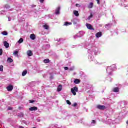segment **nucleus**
Returning a JSON list of instances; mask_svg holds the SVG:
<instances>
[{
  "label": "nucleus",
  "mask_w": 128,
  "mask_h": 128,
  "mask_svg": "<svg viewBox=\"0 0 128 128\" xmlns=\"http://www.w3.org/2000/svg\"><path fill=\"white\" fill-rule=\"evenodd\" d=\"M71 92L73 96H76V92H78V87H74L71 89Z\"/></svg>",
  "instance_id": "nucleus-1"
},
{
  "label": "nucleus",
  "mask_w": 128,
  "mask_h": 128,
  "mask_svg": "<svg viewBox=\"0 0 128 128\" xmlns=\"http://www.w3.org/2000/svg\"><path fill=\"white\" fill-rule=\"evenodd\" d=\"M93 54L96 56H98V54H100V51L98 50V48H96L93 50Z\"/></svg>",
  "instance_id": "nucleus-2"
},
{
  "label": "nucleus",
  "mask_w": 128,
  "mask_h": 128,
  "mask_svg": "<svg viewBox=\"0 0 128 128\" xmlns=\"http://www.w3.org/2000/svg\"><path fill=\"white\" fill-rule=\"evenodd\" d=\"M6 89L8 92H12L14 90V86L10 84L7 86Z\"/></svg>",
  "instance_id": "nucleus-3"
},
{
  "label": "nucleus",
  "mask_w": 128,
  "mask_h": 128,
  "mask_svg": "<svg viewBox=\"0 0 128 128\" xmlns=\"http://www.w3.org/2000/svg\"><path fill=\"white\" fill-rule=\"evenodd\" d=\"M56 14H60V7H58L56 8L55 12Z\"/></svg>",
  "instance_id": "nucleus-4"
},
{
  "label": "nucleus",
  "mask_w": 128,
  "mask_h": 128,
  "mask_svg": "<svg viewBox=\"0 0 128 128\" xmlns=\"http://www.w3.org/2000/svg\"><path fill=\"white\" fill-rule=\"evenodd\" d=\"M97 108H98V110H106V106H104L98 105L97 106Z\"/></svg>",
  "instance_id": "nucleus-5"
},
{
  "label": "nucleus",
  "mask_w": 128,
  "mask_h": 128,
  "mask_svg": "<svg viewBox=\"0 0 128 128\" xmlns=\"http://www.w3.org/2000/svg\"><path fill=\"white\" fill-rule=\"evenodd\" d=\"M29 110H30V112H36L38 110V108L36 106L30 108Z\"/></svg>",
  "instance_id": "nucleus-6"
},
{
  "label": "nucleus",
  "mask_w": 128,
  "mask_h": 128,
  "mask_svg": "<svg viewBox=\"0 0 128 128\" xmlns=\"http://www.w3.org/2000/svg\"><path fill=\"white\" fill-rule=\"evenodd\" d=\"M112 72V67H109L107 68V72L110 74Z\"/></svg>",
  "instance_id": "nucleus-7"
},
{
  "label": "nucleus",
  "mask_w": 128,
  "mask_h": 128,
  "mask_svg": "<svg viewBox=\"0 0 128 128\" xmlns=\"http://www.w3.org/2000/svg\"><path fill=\"white\" fill-rule=\"evenodd\" d=\"M30 38L32 40H34L36 38V36L34 34H32L30 36Z\"/></svg>",
  "instance_id": "nucleus-8"
},
{
  "label": "nucleus",
  "mask_w": 128,
  "mask_h": 128,
  "mask_svg": "<svg viewBox=\"0 0 128 128\" xmlns=\"http://www.w3.org/2000/svg\"><path fill=\"white\" fill-rule=\"evenodd\" d=\"M27 54L28 56H32L34 54H32V50H28L27 52Z\"/></svg>",
  "instance_id": "nucleus-9"
},
{
  "label": "nucleus",
  "mask_w": 128,
  "mask_h": 128,
  "mask_svg": "<svg viewBox=\"0 0 128 128\" xmlns=\"http://www.w3.org/2000/svg\"><path fill=\"white\" fill-rule=\"evenodd\" d=\"M4 44L6 48H10V44L8 42H4Z\"/></svg>",
  "instance_id": "nucleus-10"
},
{
  "label": "nucleus",
  "mask_w": 128,
  "mask_h": 128,
  "mask_svg": "<svg viewBox=\"0 0 128 128\" xmlns=\"http://www.w3.org/2000/svg\"><path fill=\"white\" fill-rule=\"evenodd\" d=\"M112 91L114 92H120V88H114Z\"/></svg>",
  "instance_id": "nucleus-11"
},
{
  "label": "nucleus",
  "mask_w": 128,
  "mask_h": 128,
  "mask_svg": "<svg viewBox=\"0 0 128 128\" xmlns=\"http://www.w3.org/2000/svg\"><path fill=\"white\" fill-rule=\"evenodd\" d=\"M80 83V80L78 79H75V80H74V84H78Z\"/></svg>",
  "instance_id": "nucleus-12"
},
{
  "label": "nucleus",
  "mask_w": 128,
  "mask_h": 128,
  "mask_svg": "<svg viewBox=\"0 0 128 128\" xmlns=\"http://www.w3.org/2000/svg\"><path fill=\"white\" fill-rule=\"evenodd\" d=\"M57 90L58 92H62V86L60 85L57 89Z\"/></svg>",
  "instance_id": "nucleus-13"
},
{
  "label": "nucleus",
  "mask_w": 128,
  "mask_h": 128,
  "mask_svg": "<svg viewBox=\"0 0 128 128\" xmlns=\"http://www.w3.org/2000/svg\"><path fill=\"white\" fill-rule=\"evenodd\" d=\"M86 26H87L88 28V30H92V26L90 24H86Z\"/></svg>",
  "instance_id": "nucleus-14"
},
{
  "label": "nucleus",
  "mask_w": 128,
  "mask_h": 128,
  "mask_svg": "<svg viewBox=\"0 0 128 128\" xmlns=\"http://www.w3.org/2000/svg\"><path fill=\"white\" fill-rule=\"evenodd\" d=\"M43 26L45 30H50V26L48 24L44 25Z\"/></svg>",
  "instance_id": "nucleus-15"
},
{
  "label": "nucleus",
  "mask_w": 128,
  "mask_h": 128,
  "mask_svg": "<svg viewBox=\"0 0 128 128\" xmlns=\"http://www.w3.org/2000/svg\"><path fill=\"white\" fill-rule=\"evenodd\" d=\"M102 32H98L96 34V37L97 38H102Z\"/></svg>",
  "instance_id": "nucleus-16"
},
{
  "label": "nucleus",
  "mask_w": 128,
  "mask_h": 128,
  "mask_svg": "<svg viewBox=\"0 0 128 128\" xmlns=\"http://www.w3.org/2000/svg\"><path fill=\"white\" fill-rule=\"evenodd\" d=\"M74 14L76 16H80V14H78V12L75 10L74 12Z\"/></svg>",
  "instance_id": "nucleus-17"
},
{
  "label": "nucleus",
  "mask_w": 128,
  "mask_h": 128,
  "mask_svg": "<svg viewBox=\"0 0 128 128\" xmlns=\"http://www.w3.org/2000/svg\"><path fill=\"white\" fill-rule=\"evenodd\" d=\"M96 120H92L91 126H96Z\"/></svg>",
  "instance_id": "nucleus-18"
},
{
  "label": "nucleus",
  "mask_w": 128,
  "mask_h": 128,
  "mask_svg": "<svg viewBox=\"0 0 128 128\" xmlns=\"http://www.w3.org/2000/svg\"><path fill=\"white\" fill-rule=\"evenodd\" d=\"M26 74H28V72L26 70L23 72L22 73V76H26Z\"/></svg>",
  "instance_id": "nucleus-19"
},
{
  "label": "nucleus",
  "mask_w": 128,
  "mask_h": 128,
  "mask_svg": "<svg viewBox=\"0 0 128 128\" xmlns=\"http://www.w3.org/2000/svg\"><path fill=\"white\" fill-rule=\"evenodd\" d=\"M66 26H72L71 22H66L64 24Z\"/></svg>",
  "instance_id": "nucleus-20"
},
{
  "label": "nucleus",
  "mask_w": 128,
  "mask_h": 128,
  "mask_svg": "<svg viewBox=\"0 0 128 128\" xmlns=\"http://www.w3.org/2000/svg\"><path fill=\"white\" fill-rule=\"evenodd\" d=\"M88 8H94V3H90Z\"/></svg>",
  "instance_id": "nucleus-21"
},
{
  "label": "nucleus",
  "mask_w": 128,
  "mask_h": 128,
  "mask_svg": "<svg viewBox=\"0 0 128 128\" xmlns=\"http://www.w3.org/2000/svg\"><path fill=\"white\" fill-rule=\"evenodd\" d=\"M24 42V39L20 38L18 42V44H22Z\"/></svg>",
  "instance_id": "nucleus-22"
},
{
  "label": "nucleus",
  "mask_w": 128,
  "mask_h": 128,
  "mask_svg": "<svg viewBox=\"0 0 128 128\" xmlns=\"http://www.w3.org/2000/svg\"><path fill=\"white\" fill-rule=\"evenodd\" d=\"M8 62H14V60H12V58H8Z\"/></svg>",
  "instance_id": "nucleus-23"
},
{
  "label": "nucleus",
  "mask_w": 128,
  "mask_h": 128,
  "mask_svg": "<svg viewBox=\"0 0 128 128\" xmlns=\"http://www.w3.org/2000/svg\"><path fill=\"white\" fill-rule=\"evenodd\" d=\"M0 72H4V66H0Z\"/></svg>",
  "instance_id": "nucleus-24"
},
{
  "label": "nucleus",
  "mask_w": 128,
  "mask_h": 128,
  "mask_svg": "<svg viewBox=\"0 0 128 128\" xmlns=\"http://www.w3.org/2000/svg\"><path fill=\"white\" fill-rule=\"evenodd\" d=\"M80 36H84V32H80Z\"/></svg>",
  "instance_id": "nucleus-25"
},
{
  "label": "nucleus",
  "mask_w": 128,
  "mask_h": 128,
  "mask_svg": "<svg viewBox=\"0 0 128 128\" xmlns=\"http://www.w3.org/2000/svg\"><path fill=\"white\" fill-rule=\"evenodd\" d=\"M44 64H48L50 62V60L46 59L44 60Z\"/></svg>",
  "instance_id": "nucleus-26"
},
{
  "label": "nucleus",
  "mask_w": 128,
  "mask_h": 128,
  "mask_svg": "<svg viewBox=\"0 0 128 128\" xmlns=\"http://www.w3.org/2000/svg\"><path fill=\"white\" fill-rule=\"evenodd\" d=\"M2 34L3 36H8V32H2Z\"/></svg>",
  "instance_id": "nucleus-27"
},
{
  "label": "nucleus",
  "mask_w": 128,
  "mask_h": 128,
  "mask_svg": "<svg viewBox=\"0 0 128 128\" xmlns=\"http://www.w3.org/2000/svg\"><path fill=\"white\" fill-rule=\"evenodd\" d=\"M66 102L68 104H69V106H72V102H70V100H67Z\"/></svg>",
  "instance_id": "nucleus-28"
},
{
  "label": "nucleus",
  "mask_w": 128,
  "mask_h": 128,
  "mask_svg": "<svg viewBox=\"0 0 128 128\" xmlns=\"http://www.w3.org/2000/svg\"><path fill=\"white\" fill-rule=\"evenodd\" d=\"M14 56H18V51H14Z\"/></svg>",
  "instance_id": "nucleus-29"
},
{
  "label": "nucleus",
  "mask_w": 128,
  "mask_h": 128,
  "mask_svg": "<svg viewBox=\"0 0 128 128\" xmlns=\"http://www.w3.org/2000/svg\"><path fill=\"white\" fill-rule=\"evenodd\" d=\"M70 70L71 72H72V70H74V66L72 67L70 69Z\"/></svg>",
  "instance_id": "nucleus-30"
},
{
  "label": "nucleus",
  "mask_w": 128,
  "mask_h": 128,
  "mask_svg": "<svg viewBox=\"0 0 128 128\" xmlns=\"http://www.w3.org/2000/svg\"><path fill=\"white\" fill-rule=\"evenodd\" d=\"M2 49H0V56H2Z\"/></svg>",
  "instance_id": "nucleus-31"
},
{
  "label": "nucleus",
  "mask_w": 128,
  "mask_h": 128,
  "mask_svg": "<svg viewBox=\"0 0 128 128\" xmlns=\"http://www.w3.org/2000/svg\"><path fill=\"white\" fill-rule=\"evenodd\" d=\"M78 106V103H74L73 105L72 106H74V108H76V106Z\"/></svg>",
  "instance_id": "nucleus-32"
},
{
  "label": "nucleus",
  "mask_w": 128,
  "mask_h": 128,
  "mask_svg": "<svg viewBox=\"0 0 128 128\" xmlns=\"http://www.w3.org/2000/svg\"><path fill=\"white\" fill-rule=\"evenodd\" d=\"M80 38V36L78 35L74 36V38Z\"/></svg>",
  "instance_id": "nucleus-33"
},
{
  "label": "nucleus",
  "mask_w": 128,
  "mask_h": 128,
  "mask_svg": "<svg viewBox=\"0 0 128 128\" xmlns=\"http://www.w3.org/2000/svg\"><path fill=\"white\" fill-rule=\"evenodd\" d=\"M8 19L9 22H11V20H12V17H8Z\"/></svg>",
  "instance_id": "nucleus-34"
},
{
  "label": "nucleus",
  "mask_w": 128,
  "mask_h": 128,
  "mask_svg": "<svg viewBox=\"0 0 128 128\" xmlns=\"http://www.w3.org/2000/svg\"><path fill=\"white\" fill-rule=\"evenodd\" d=\"M44 0H40V2H41V4H44Z\"/></svg>",
  "instance_id": "nucleus-35"
},
{
  "label": "nucleus",
  "mask_w": 128,
  "mask_h": 128,
  "mask_svg": "<svg viewBox=\"0 0 128 128\" xmlns=\"http://www.w3.org/2000/svg\"><path fill=\"white\" fill-rule=\"evenodd\" d=\"M92 16H90V17H88V20H92Z\"/></svg>",
  "instance_id": "nucleus-36"
},
{
  "label": "nucleus",
  "mask_w": 128,
  "mask_h": 128,
  "mask_svg": "<svg viewBox=\"0 0 128 128\" xmlns=\"http://www.w3.org/2000/svg\"><path fill=\"white\" fill-rule=\"evenodd\" d=\"M30 104H34V100H30Z\"/></svg>",
  "instance_id": "nucleus-37"
},
{
  "label": "nucleus",
  "mask_w": 128,
  "mask_h": 128,
  "mask_svg": "<svg viewBox=\"0 0 128 128\" xmlns=\"http://www.w3.org/2000/svg\"><path fill=\"white\" fill-rule=\"evenodd\" d=\"M64 70H68V67H65V68H64Z\"/></svg>",
  "instance_id": "nucleus-38"
},
{
  "label": "nucleus",
  "mask_w": 128,
  "mask_h": 128,
  "mask_svg": "<svg viewBox=\"0 0 128 128\" xmlns=\"http://www.w3.org/2000/svg\"><path fill=\"white\" fill-rule=\"evenodd\" d=\"M97 1V2L98 4H100V0H96Z\"/></svg>",
  "instance_id": "nucleus-39"
},
{
  "label": "nucleus",
  "mask_w": 128,
  "mask_h": 128,
  "mask_svg": "<svg viewBox=\"0 0 128 128\" xmlns=\"http://www.w3.org/2000/svg\"><path fill=\"white\" fill-rule=\"evenodd\" d=\"M60 40H62V39H58V42H60Z\"/></svg>",
  "instance_id": "nucleus-40"
},
{
  "label": "nucleus",
  "mask_w": 128,
  "mask_h": 128,
  "mask_svg": "<svg viewBox=\"0 0 128 128\" xmlns=\"http://www.w3.org/2000/svg\"><path fill=\"white\" fill-rule=\"evenodd\" d=\"M78 6V4H76V6Z\"/></svg>",
  "instance_id": "nucleus-41"
},
{
  "label": "nucleus",
  "mask_w": 128,
  "mask_h": 128,
  "mask_svg": "<svg viewBox=\"0 0 128 128\" xmlns=\"http://www.w3.org/2000/svg\"><path fill=\"white\" fill-rule=\"evenodd\" d=\"M90 16H92V14H91Z\"/></svg>",
  "instance_id": "nucleus-42"
},
{
  "label": "nucleus",
  "mask_w": 128,
  "mask_h": 128,
  "mask_svg": "<svg viewBox=\"0 0 128 128\" xmlns=\"http://www.w3.org/2000/svg\"><path fill=\"white\" fill-rule=\"evenodd\" d=\"M126 124H128V122H126Z\"/></svg>",
  "instance_id": "nucleus-43"
},
{
  "label": "nucleus",
  "mask_w": 128,
  "mask_h": 128,
  "mask_svg": "<svg viewBox=\"0 0 128 128\" xmlns=\"http://www.w3.org/2000/svg\"><path fill=\"white\" fill-rule=\"evenodd\" d=\"M2 12H4V11H2Z\"/></svg>",
  "instance_id": "nucleus-44"
},
{
  "label": "nucleus",
  "mask_w": 128,
  "mask_h": 128,
  "mask_svg": "<svg viewBox=\"0 0 128 128\" xmlns=\"http://www.w3.org/2000/svg\"><path fill=\"white\" fill-rule=\"evenodd\" d=\"M8 110H12V109H11V108H9Z\"/></svg>",
  "instance_id": "nucleus-45"
},
{
  "label": "nucleus",
  "mask_w": 128,
  "mask_h": 128,
  "mask_svg": "<svg viewBox=\"0 0 128 128\" xmlns=\"http://www.w3.org/2000/svg\"><path fill=\"white\" fill-rule=\"evenodd\" d=\"M38 122H40V120H38Z\"/></svg>",
  "instance_id": "nucleus-46"
}]
</instances>
